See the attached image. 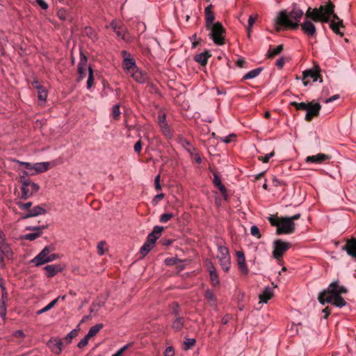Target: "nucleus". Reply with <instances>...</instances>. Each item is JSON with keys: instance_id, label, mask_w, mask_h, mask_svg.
Here are the masks:
<instances>
[{"instance_id": "052dcab7", "label": "nucleus", "mask_w": 356, "mask_h": 356, "mask_svg": "<svg viewBox=\"0 0 356 356\" xmlns=\"http://www.w3.org/2000/svg\"><path fill=\"white\" fill-rule=\"evenodd\" d=\"M31 205H32L31 202H29L26 203H22V202L18 203V206L22 210L29 209L31 207Z\"/></svg>"}, {"instance_id": "c03bdc74", "label": "nucleus", "mask_w": 356, "mask_h": 356, "mask_svg": "<svg viewBox=\"0 0 356 356\" xmlns=\"http://www.w3.org/2000/svg\"><path fill=\"white\" fill-rule=\"evenodd\" d=\"M14 161L17 162V163H19L21 165H24L27 169V170H25L24 172H33V163H29V162L20 161L19 160H15Z\"/></svg>"}, {"instance_id": "2eb2a0df", "label": "nucleus", "mask_w": 356, "mask_h": 356, "mask_svg": "<svg viewBox=\"0 0 356 356\" xmlns=\"http://www.w3.org/2000/svg\"><path fill=\"white\" fill-rule=\"evenodd\" d=\"M122 54L124 56L127 55V52L126 51H122ZM123 68L127 74H131L134 70H136L138 67L136 66V62L133 58L129 55L127 57H124L123 60Z\"/></svg>"}, {"instance_id": "58836bf2", "label": "nucleus", "mask_w": 356, "mask_h": 356, "mask_svg": "<svg viewBox=\"0 0 356 356\" xmlns=\"http://www.w3.org/2000/svg\"><path fill=\"white\" fill-rule=\"evenodd\" d=\"M282 50H283V45L280 44V45L277 46L275 48H274L273 49L269 50L268 51V57L272 58L275 56L280 54Z\"/></svg>"}, {"instance_id": "f3484780", "label": "nucleus", "mask_w": 356, "mask_h": 356, "mask_svg": "<svg viewBox=\"0 0 356 356\" xmlns=\"http://www.w3.org/2000/svg\"><path fill=\"white\" fill-rule=\"evenodd\" d=\"M50 249L46 246L35 257L31 260V263L34 264L36 266L42 265L47 263L46 259H48Z\"/></svg>"}, {"instance_id": "cd10ccee", "label": "nucleus", "mask_w": 356, "mask_h": 356, "mask_svg": "<svg viewBox=\"0 0 356 356\" xmlns=\"http://www.w3.org/2000/svg\"><path fill=\"white\" fill-rule=\"evenodd\" d=\"M211 56V54L209 51H204L201 54L196 55L194 58V60L200 63L202 65H205L207 63V60L209 57Z\"/></svg>"}, {"instance_id": "49530a36", "label": "nucleus", "mask_w": 356, "mask_h": 356, "mask_svg": "<svg viewBox=\"0 0 356 356\" xmlns=\"http://www.w3.org/2000/svg\"><path fill=\"white\" fill-rule=\"evenodd\" d=\"M250 233L252 236L257 237V238H260L261 237V235L259 232V229L256 225H253L251 227Z\"/></svg>"}, {"instance_id": "6e6d98bb", "label": "nucleus", "mask_w": 356, "mask_h": 356, "mask_svg": "<svg viewBox=\"0 0 356 356\" xmlns=\"http://www.w3.org/2000/svg\"><path fill=\"white\" fill-rule=\"evenodd\" d=\"M106 243L104 241H100L97 244V252L99 255H103L104 254V247Z\"/></svg>"}, {"instance_id": "603ef678", "label": "nucleus", "mask_w": 356, "mask_h": 356, "mask_svg": "<svg viewBox=\"0 0 356 356\" xmlns=\"http://www.w3.org/2000/svg\"><path fill=\"white\" fill-rule=\"evenodd\" d=\"M170 310L172 314H175V317L178 316L179 312V306L177 302H173L170 306Z\"/></svg>"}, {"instance_id": "a211bd4d", "label": "nucleus", "mask_w": 356, "mask_h": 356, "mask_svg": "<svg viewBox=\"0 0 356 356\" xmlns=\"http://www.w3.org/2000/svg\"><path fill=\"white\" fill-rule=\"evenodd\" d=\"M308 77L312 79L314 82L317 81L318 79H320V82L323 81L318 72L314 69L305 70L302 72V81L305 86L309 84V81L306 80Z\"/></svg>"}, {"instance_id": "5fc2aeb1", "label": "nucleus", "mask_w": 356, "mask_h": 356, "mask_svg": "<svg viewBox=\"0 0 356 356\" xmlns=\"http://www.w3.org/2000/svg\"><path fill=\"white\" fill-rule=\"evenodd\" d=\"M274 156V152H272L269 154H267L264 156H259L258 159L259 161H263L264 163H268L269 159Z\"/></svg>"}, {"instance_id": "4468645a", "label": "nucleus", "mask_w": 356, "mask_h": 356, "mask_svg": "<svg viewBox=\"0 0 356 356\" xmlns=\"http://www.w3.org/2000/svg\"><path fill=\"white\" fill-rule=\"evenodd\" d=\"M49 167V162L35 163L33 164V172H23V174L26 176H34L47 171Z\"/></svg>"}, {"instance_id": "1a4fd4ad", "label": "nucleus", "mask_w": 356, "mask_h": 356, "mask_svg": "<svg viewBox=\"0 0 356 356\" xmlns=\"http://www.w3.org/2000/svg\"><path fill=\"white\" fill-rule=\"evenodd\" d=\"M291 248L289 242L283 241L281 239L275 240L273 242V257L280 260L283 254Z\"/></svg>"}, {"instance_id": "79ce46f5", "label": "nucleus", "mask_w": 356, "mask_h": 356, "mask_svg": "<svg viewBox=\"0 0 356 356\" xmlns=\"http://www.w3.org/2000/svg\"><path fill=\"white\" fill-rule=\"evenodd\" d=\"M195 344V339H187L184 342L183 349L184 350H188L191 349L193 346H194Z\"/></svg>"}, {"instance_id": "412c9836", "label": "nucleus", "mask_w": 356, "mask_h": 356, "mask_svg": "<svg viewBox=\"0 0 356 356\" xmlns=\"http://www.w3.org/2000/svg\"><path fill=\"white\" fill-rule=\"evenodd\" d=\"M342 249L346 250L349 256L356 259V238H351L348 239Z\"/></svg>"}, {"instance_id": "7ed1b4c3", "label": "nucleus", "mask_w": 356, "mask_h": 356, "mask_svg": "<svg viewBox=\"0 0 356 356\" xmlns=\"http://www.w3.org/2000/svg\"><path fill=\"white\" fill-rule=\"evenodd\" d=\"M28 176L24 174L20 176L19 180L22 184L21 199L26 200L38 193L40 190V186L27 178Z\"/></svg>"}, {"instance_id": "5701e85b", "label": "nucleus", "mask_w": 356, "mask_h": 356, "mask_svg": "<svg viewBox=\"0 0 356 356\" xmlns=\"http://www.w3.org/2000/svg\"><path fill=\"white\" fill-rule=\"evenodd\" d=\"M236 256L238 259V265L239 269L244 275H248L249 273L248 268L245 264V258L244 253L242 251H238L236 252Z\"/></svg>"}, {"instance_id": "aec40b11", "label": "nucleus", "mask_w": 356, "mask_h": 356, "mask_svg": "<svg viewBox=\"0 0 356 356\" xmlns=\"http://www.w3.org/2000/svg\"><path fill=\"white\" fill-rule=\"evenodd\" d=\"M332 156L329 154L319 153L316 155L309 156L305 161L307 163H322L326 161L331 159Z\"/></svg>"}, {"instance_id": "6e6552de", "label": "nucleus", "mask_w": 356, "mask_h": 356, "mask_svg": "<svg viewBox=\"0 0 356 356\" xmlns=\"http://www.w3.org/2000/svg\"><path fill=\"white\" fill-rule=\"evenodd\" d=\"M295 231V223L290 220L288 217L280 218V223L277 228V234H290Z\"/></svg>"}, {"instance_id": "6ab92c4d", "label": "nucleus", "mask_w": 356, "mask_h": 356, "mask_svg": "<svg viewBox=\"0 0 356 356\" xmlns=\"http://www.w3.org/2000/svg\"><path fill=\"white\" fill-rule=\"evenodd\" d=\"M65 342H63V340L56 338H51L47 342V346H49V348L56 355H59L61 353L63 350V346Z\"/></svg>"}, {"instance_id": "4be33fe9", "label": "nucleus", "mask_w": 356, "mask_h": 356, "mask_svg": "<svg viewBox=\"0 0 356 356\" xmlns=\"http://www.w3.org/2000/svg\"><path fill=\"white\" fill-rule=\"evenodd\" d=\"M64 268V266L60 264H51L47 265L44 267V270L46 272V275L48 277H52L56 275L58 273L61 272Z\"/></svg>"}, {"instance_id": "f03ea898", "label": "nucleus", "mask_w": 356, "mask_h": 356, "mask_svg": "<svg viewBox=\"0 0 356 356\" xmlns=\"http://www.w3.org/2000/svg\"><path fill=\"white\" fill-rule=\"evenodd\" d=\"M303 15V10L298 8L296 4H293L290 12L284 10L279 13L276 23L286 28L296 29L300 26V22Z\"/></svg>"}, {"instance_id": "7c9ffc66", "label": "nucleus", "mask_w": 356, "mask_h": 356, "mask_svg": "<svg viewBox=\"0 0 356 356\" xmlns=\"http://www.w3.org/2000/svg\"><path fill=\"white\" fill-rule=\"evenodd\" d=\"M0 252H1L8 259L12 258L13 252L6 242L0 247Z\"/></svg>"}, {"instance_id": "423d86ee", "label": "nucleus", "mask_w": 356, "mask_h": 356, "mask_svg": "<svg viewBox=\"0 0 356 356\" xmlns=\"http://www.w3.org/2000/svg\"><path fill=\"white\" fill-rule=\"evenodd\" d=\"M321 292H325V298L333 297L347 293L348 289L346 286L340 285L339 280H335L331 282L328 287Z\"/></svg>"}, {"instance_id": "13d9d810", "label": "nucleus", "mask_w": 356, "mask_h": 356, "mask_svg": "<svg viewBox=\"0 0 356 356\" xmlns=\"http://www.w3.org/2000/svg\"><path fill=\"white\" fill-rule=\"evenodd\" d=\"M236 138V135L234 134H229L224 138H221L222 141L225 143H229Z\"/></svg>"}, {"instance_id": "e2e57ef3", "label": "nucleus", "mask_w": 356, "mask_h": 356, "mask_svg": "<svg viewBox=\"0 0 356 356\" xmlns=\"http://www.w3.org/2000/svg\"><path fill=\"white\" fill-rule=\"evenodd\" d=\"M141 149H142V141L140 139L134 145V151L136 153L139 154L140 152V151H141Z\"/></svg>"}, {"instance_id": "72a5a7b5", "label": "nucleus", "mask_w": 356, "mask_h": 356, "mask_svg": "<svg viewBox=\"0 0 356 356\" xmlns=\"http://www.w3.org/2000/svg\"><path fill=\"white\" fill-rule=\"evenodd\" d=\"M184 326V318L180 316H176L175 321L172 323V328L175 331H179Z\"/></svg>"}, {"instance_id": "c85d7f7f", "label": "nucleus", "mask_w": 356, "mask_h": 356, "mask_svg": "<svg viewBox=\"0 0 356 356\" xmlns=\"http://www.w3.org/2000/svg\"><path fill=\"white\" fill-rule=\"evenodd\" d=\"M205 298L208 301V303L212 306H216V298L211 289H207L205 291Z\"/></svg>"}, {"instance_id": "20e7f679", "label": "nucleus", "mask_w": 356, "mask_h": 356, "mask_svg": "<svg viewBox=\"0 0 356 356\" xmlns=\"http://www.w3.org/2000/svg\"><path fill=\"white\" fill-rule=\"evenodd\" d=\"M163 230V227H154L152 232L147 236V241L140 248V253L143 257L146 256L154 248L156 240L160 237Z\"/></svg>"}, {"instance_id": "3c124183", "label": "nucleus", "mask_w": 356, "mask_h": 356, "mask_svg": "<svg viewBox=\"0 0 356 356\" xmlns=\"http://www.w3.org/2000/svg\"><path fill=\"white\" fill-rule=\"evenodd\" d=\"M257 19V15H251V16L249 17V19H248V27L247 28V30H248L249 34H250V32L251 27L255 23Z\"/></svg>"}, {"instance_id": "f704fd0d", "label": "nucleus", "mask_w": 356, "mask_h": 356, "mask_svg": "<svg viewBox=\"0 0 356 356\" xmlns=\"http://www.w3.org/2000/svg\"><path fill=\"white\" fill-rule=\"evenodd\" d=\"M261 70H262V68H261V67L254 69V70L248 72L247 74H245L243 76V79H254V78L257 77V76H259V74L261 73Z\"/></svg>"}, {"instance_id": "a878e982", "label": "nucleus", "mask_w": 356, "mask_h": 356, "mask_svg": "<svg viewBox=\"0 0 356 356\" xmlns=\"http://www.w3.org/2000/svg\"><path fill=\"white\" fill-rule=\"evenodd\" d=\"M47 213L45 209L42 208L40 206H35L31 209H29L27 213L24 216V218H31L34 216H37L41 214H44Z\"/></svg>"}, {"instance_id": "473e14b6", "label": "nucleus", "mask_w": 356, "mask_h": 356, "mask_svg": "<svg viewBox=\"0 0 356 356\" xmlns=\"http://www.w3.org/2000/svg\"><path fill=\"white\" fill-rule=\"evenodd\" d=\"M87 67V58L83 52L80 54V60L78 65V72H81L86 70Z\"/></svg>"}, {"instance_id": "680f3d73", "label": "nucleus", "mask_w": 356, "mask_h": 356, "mask_svg": "<svg viewBox=\"0 0 356 356\" xmlns=\"http://www.w3.org/2000/svg\"><path fill=\"white\" fill-rule=\"evenodd\" d=\"M51 308H53L51 305L49 303L47 306H45L44 308L40 309V310H38L36 312V314L37 315H40L44 312H48L49 310H50Z\"/></svg>"}, {"instance_id": "a19ab883", "label": "nucleus", "mask_w": 356, "mask_h": 356, "mask_svg": "<svg viewBox=\"0 0 356 356\" xmlns=\"http://www.w3.org/2000/svg\"><path fill=\"white\" fill-rule=\"evenodd\" d=\"M291 105L296 107L297 110H302V111H306L308 108L309 104H306L305 102H291Z\"/></svg>"}, {"instance_id": "0e129e2a", "label": "nucleus", "mask_w": 356, "mask_h": 356, "mask_svg": "<svg viewBox=\"0 0 356 356\" xmlns=\"http://www.w3.org/2000/svg\"><path fill=\"white\" fill-rule=\"evenodd\" d=\"M38 4L44 10H47L49 8L48 3L44 0H35Z\"/></svg>"}, {"instance_id": "ea45409f", "label": "nucleus", "mask_w": 356, "mask_h": 356, "mask_svg": "<svg viewBox=\"0 0 356 356\" xmlns=\"http://www.w3.org/2000/svg\"><path fill=\"white\" fill-rule=\"evenodd\" d=\"M210 279L214 286L219 284V280L216 271L213 267L209 270Z\"/></svg>"}, {"instance_id": "9d476101", "label": "nucleus", "mask_w": 356, "mask_h": 356, "mask_svg": "<svg viewBox=\"0 0 356 356\" xmlns=\"http://www.w3.org/2000/svg\"><path fill=\"white\" fill-rule=\"evenodd\" d=\"M318 300L321 305H325L326 302L332 303L334 301L333 304L340 308L346 305V302L341 296L325 298V292H321L318 294Z\"/></svg>"}, {"instance_id": "4c0bfd02", "label": "nucleus", "mask_w": 356, "mask_h": 356, "mask_svg": "<svg viewBox=\"0 0 356 356\" xmlns=\"http://www.w3.org/2000/svg\"><path fill=\"white\" fill-rule=\"evenodd\" d=\"M38 97L42 102H45L47 97V91L42 86H37Z\"/></svg>"}, {"instance_id": "774afa93", "label": "nucleus", "mask_w": 356, "mask_h": 356, "mask_svg": "<svg viewBox=\"0 0 356 356\" xmlns=\"http://www.w3.org/2000/svg\"><path fill=\"white\" fill-rule=\"evenodd\" d=\"M164 356H174L173 348L172 347H168L164 352Z\"/></svg>"}, {"instance_id": "864d4df0", "label": "nucleus", "mask_w": 356, "mask_h": 356, "mask_svg": "<svg viewBox=\"0 0 356 356\" xmlns=\"http://www.w3.org/2000/svg\"><path fill=\"white\" fill-rule=\"evenodd\" d=\"M90 339L88 335L86 334L77 344L78 348H83L88 343V340Z\"/></svg>"}, {"instance_id": "dca6fc26", "label": "nucleus", "mask_w": 356, "mask_h": 356, "mask_svg": "<svg viewBox=\"0 0 356 356\" xmlns=\"http://www.w3.org/2000/svg\"><path fill=\"white\" fill-rule=\"evenodd\" d=\"M321 108V105L319 103H314L311 102L309 103L308 108L305 115V120L309 122L314 117L318 116Z\"/></svg>"}, {"instance_id": "f257e3e1", "label": "nucleus", "mask_w": 356, "mask_h": 356, "mask_svg": "<svg viewBox=\"0 0 356 356\" xmlns=\"http://www.w3.org/2000/svg\"><path fill=\"white\" fill-rule=\"evenodd\" d=\"M334 11V5L329 1L326 4L321 5L318 8H308L305 16L311 17L315 22L327 23L330 21V27L332 31L340 36H343V32L341 31V29H343L345 28L343 20Z\"/></svg>"}, {"instance_id": "338daca9", "label": "nucleus", "mask_w": 356, "mask_h": 356, "mask_svg": "<svg viewBox=\"0 0 356 356\" xmlns=\"http://www.w3.org/2000/svg\"><path fill=\"white\" fill-rule=\"evenodd\" d=\"M154 184H155V188H156L157 191L161 190V184H160V176H159V175H157V176L155 177Z\"/></svg>"}, {"instance_id": "ddd939ff", "label": "nucleus", "mask_w": 356, "mask_h": 356, "mask_svg": "<svg viewBox=\"0 0 356 356\" xmlns=\"http://www.w3.org/2000/svg\"><path fill=\"white\" fill-rule=\"evenodd\" d=\"M48 227V225L42 226H29L26 228V230L34 231L33 233L25 234L23 236L24 239L34 241L38 238L42 233V231Z\"/></svg>"}, {"instance_id": "de8ad7c7", "label": "nucleus", "mask_w": 356, "mask_h": 356, "mask_svg": "<svg viewBox=\"0 0 356 356\" xmlns=\"http://www.w3.org/2000/svg\"><path fill=\"white\" fill-rule=\"evenodd\" d=\"M120 115V106L118 104H115L113 107L112 116L115 120H118L119 118Z\"/></svg>"}, {"instance_id": "bb28decb", "label": "nucleus", "mask_w": 356, "mask_h": 356, "mask_svg": "<svg viewBox=\"0 0 356 356\" xmlns=\"http://www.w3.org/2000/svg\"><path fill=\"white\" fill-rule=\"evenodd\" d=\"M273 290L270 287H266L263 291L262 293L259 295L260 302L267 303V302L271 299L273 296Z\"/></svg>"}, {"instance_id": "69168bd1", "label": "nucleus", "mask_w": 356, "mask_h": 356, "mask_svg": "<svg viewBox=\"0 0 356 356\" xmlns=\"http://www.w3.org/2000/svg\"><path fill=\"white\" fill-rule=\"evenodd\" d=\"M158 122L159 126L163 124L167 123L165 120V114H160L158 117Z\"/></svg>"}, {"instance_id": "bf43d9fd", "label": "nucleus", "mask_w": 356, "mask_h": 356, "mask_svg": "<svg viewBox=\"0 0 356 356\" xmlns=\"http://www.w3.org/2000/svg\"><path fill=\"white\" fill-rule=\"evenodd\" d=\"M269 222H270L271 225L278 227L279 223H280V218L276 219L273 216H270L268 218Z\"/></svg>"}, {"instance_id": "f8f14e48", "label": "nucleus", "mask_w": 356, "mask_h": 356, "mask_svg": "<svg viewBox=\"0 0 356 356\" xmlns=\"http://www.w3.org/2000/svg\"><path fill=\"white\" fill-rule=\"evenodd\" d=\"M179 143L181 146L190 154L192 159H193L197 163H200L202 162L201 156L197 152V149L187 139L181 138L179 139Z\"/></svg>"}, {"instance_id": "37998d69", "label": "nucleus", "mask_w": 356, "mask_h": 356, "mask_svg": "<svg viewBox=\"0 0 356 356\" xmlns=\"http://www.w3.org/2000/svg\"><path fill=\"white\" fill-rule=\"evenodd\" d=\"M94 84V78H93V71L92 69L89 67H88V77L87 81V88H90Z\"/></svg>"}, {"instance_id": "2f4dec72", "label": "nucleus", "mask_w": 356, "mask_h": 356, "mask_svg": "<svg viewBox=\"0 0 356 356\" xmlns=\"http://www.w3.org/2000/svg\"><path fill=\"white\" fill-rule=\"evenodd\" d=\"M103 326L104 325L102 323H98L91 327L87 333L88 337L90 338L95 337L100 331Z\"/></svg>"}, {"instance_id": "a18cd8bd", "label": "nucleus", "mask_w": 356, "mask_h": 356, "mask_svg": "<svg viewBox=\"0 0 356 356\" xmlns=\"http://www.w3.org/2000/svg\"><path fill=\"white\" fill-rule=\"evenodd\" d=\"M58 17L63 20H67L68 19V14L64 8H60L57 12Z\"/></svg>"}, {"instance_id": "4d7b16f0", "label": "nucleus", "mask_w": 356, "mask_h": 356, "mask_svg": "<svg viewBox=\"0 0 356 356\" xmlns=\"http://www.w3.org/2000/svg\"><path fill=\"white\" fill-rule=\"evenodd\" d=\"M0 287L2 289L1 298L0 300H3V302H6V301L7 300V292L6 291V288H5L4 284H3V282L0 283Z\"/></svg>"}, {"instance_id": "c9c22d12", "label": "nucleus", "mask_w": 356, "mask_h": 356, "mask_svg": "<svg viewBox=\"0 0 356 356\" xmlns=\"http://www.w3.org/2000/svg\"><path fill=\"white\" fill-rule=\"evenodd\" d=\"M163 135L168 139L172 137V131L168 123L159 126Z\"/></svg>"}, {"instance_id": "09e8293b", "label": "nucleus", "mask_w": 356, "mask_h": 356, "mask_svg": "<svg viewBox=\"0 0 356 356\" xmlns=\"http://www.w3.org/2000/svg\"><path fill=\"white\" fill-rule=\"evenodd\" d=\"M0 316L5 319L6 316V306L3 300H0Z\"/></svg>"}, {"instance_id": "8fccbe9b", "label": "nucleus", "mask_w": 356, "mask_h": 356, "mask_svg": "<svg viewBox=\"0 0 356 356\" xmlns=\"http://www.w3.org/2000/svg\"><path fill=\"white\" fill-rule=\"evenodd\" d=\"M173 214L171 213H163L161 216L160 217V222H163V223H165V222H167L168 221H169L172 217H173Z\"/></svg>"}, {"instance_id": "0eeeda50", "label": "nucleus", "mask_w": 356, "mask_h": 356, "mask_svg": "<svg viewBox=\"0 0 356 356\" xmlns=\"http://www.w3.org/2000/svg\"><path fill=\"white\" fill-rule=\"evenodd\" d=\"M217 258L222 270L225 272L229 271L231 263L228 248L222 245L218 246Z\"/></svg>"}, {"instance_id": "b1692460", "label": "nucleus", "mask_w": 356, "mask_h": 356, "mask_svg": "<svg viewBox=\"0 0 356 356\" xmlns=\"http://www.w3.org/2000/svg\"><path fill=\"white\" fill-rule=\"evenodd\" d=\"M129 75L139 83H144L148 79L147 75L146 74H143L138 68L129 74Z\"/></svg>"}, {"instance_id": "393cba45", "label": "nucleus", "mask_w": 356, "mask_h": 356, "mask_svg": "<svg viewBox=\"0 0 356 356\" xmlns=\"http://www.w3.org/2000/svg\"><path fill=\"white\" fill-rule=\"evenodd\" d=\"M212 6L209 5L205 8V24L207 29L210 28L214 23L213 21L215 19V16L211 10Z\"/></svg>"}, {"instance_id": "c756f323", "label": "nucleus", "mask_w": 356, "mask_h": 356, "mask_svg": "<svg viewBox=\"0 0 356 356\" xmlns=\"http://www.w3.org/2000/svg\"><path fill=\"white\" fill-rule=\"evenodd\" d=\"M213 184L219 189L222 195H226L227 190L224 185L221 183L220 177L216 174L214 175Z\"/></svg>"}, {"instance_id": "39448f33", "label": "nucleus", "mask_w": 356, "mask_h": 356, "mask_svg": "<svg viewBox=\"0 0 356 356\" xmlns=\"http://www.w3.org/2000/svg\"><path fill=\"white\" fill-rule=\"evenodd\" d=\"M208 29L211 31L209 36L216 44L222 45L225 44V29L220 22L214 23Z\"/></svg>"}, {"instance_id": "e433bc0d", "label": "nucleus", "mask_w": 356, "mask_h": 356, "mask_svg": "<svg viewBox=\"0 0 356 356\" xmlns=\"http://www.w3.org/2000/svg\"><path fill=\"white\" fill-rule=\"evenodd\" d=\"M77 334L78 331L76 329H74L65 336L63 339V341L65 342V344H69L72 342V339L77 336Z\"/></svg>"}, {"instance_id": "9b49d317", "label": "nucleus", "mask_w": 356, "mask_h": 356, "mask_svg": "<svg viewBox=\"0 0 356 356\" xmlns=\"http://www.w3.org/2000/svg\"><path fill=\"white\" fill-rule=\"evenodd\" d=\"M314 22L311 17L305 16L304 22L300 24L302 32L309 38L315 37L316 35V29Z\"/></svg>"}]
</instances>
